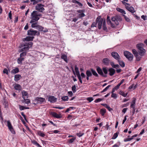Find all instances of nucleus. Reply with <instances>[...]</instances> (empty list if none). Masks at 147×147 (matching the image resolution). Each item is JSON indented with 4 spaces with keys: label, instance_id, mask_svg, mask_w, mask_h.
<instances>
[{
    "label": "nucleus",
    "instance_id": "nucleus-35",
    "mask_svg": "<svg viewBox=\"0 0 147 147\" xmlns=\"http://www.w3.org/2000/svg\"><path fill=\"white\" fill-rule=\"evenodd\" d=\"M32 42H27L25 43V45H24V46H29L30 47V46L31 47H32Z\"/></svg>",
    "mask_w": 147,
    "mask_h": 147
},
{
    "label": "nucleus",
    "instance_id": "nucleus-30",
    "mask_svg": "<svg viewBox=\"0 0 147 147\" xmlns=\"http://www.w3.org/2000/svg\"><path fill=\"white\" fill-rule=\"evenodd\" d=\"M87 76L91 77L92 76V74L91 71L89 70H87L86 72Z\"/></svg>",
    "mask_w": 147,
    "mask_h": 147
},
{
    "label": "nucleus",
    "instance_id": "nucleus-8",
    "mask_svg": "<svg viewBox=\"0 0 147 147\" xmlns=\"http://www.w3.org/2000/svg\"><path fill=\"white\" fill-rule=\"evenodd\" d=\"M104 21L102 18H99V17L96 18V22L98 23V28L99 29H101L102 24L103 25Z\"/></svg>",
    "mask_w": 147,
    "mask_h": 147
},
{
    "label": "nucleus",
    "instance_id": "nucleus-29",
    "mask_svg": "<svg viewBox=\"0 0 147 147\" xmlns=\"http://www.w3.org/2000/svg\"><path fill=\"white\" fill-rule=\"evenodd\" d=\"M24 60V58L22 57H20L17 59L18 63V64H21L22 63V61Z\"/></svg>",
    "mask_w": 147,
    "mask_h": 147
},
{
    "label": "nucleus",
    "instance_id": "nucleus-59",
    "mask_svg": "<svg viewBox=\"0 0 147 147\" xmlns=\"http://www.w3.org/2000/svg\"><path fill=\"white\" fill-rule=\"evenodd\" d=\"M136 99L135 98H134L132 100V104H135Z\"/></svg>",
    "mask_w": 147,
    "mask_h": 147
},
{
    "label": "nucleus",
    "instance_id": "nucleus-19",
    "mask_svg": "<svg viewBox=\"0 0 147 147\" xmlns=\"http://www.w3.org/2000/svg\"><path fill=\"white\" fill-rule=\"evenodd\" d=\"M22 78L20 74H16L14 76V80L16 81L19 80Z\"/></svg>",
    "mask_w": 147,
    "mask_h": 147
},
{
    "label": "nucleus",
    "instance_id": "nucleus-18",
    "mask_svg": "<svg viewBox=\"0 0 147 147\" xmlns=\"http://www.w3.org/2000/svg\"><path fill=\"white\" fill-rule=\"evenodd\" d=\"M14 88L15 90H20L21 89V86L19 84H15L14 86Z\"/></svg>",
    "mask_w": 147,
    "mask_h": 147
},
{
    "label": "nucleus",
    "instance_id": "nucleus-45",
    "mask_svg": "<svg viewBox=\"0 0 147 147\" xmlns=\"http://www.w3.org/2000/svg\"><path fill=\"white\" fill-rule=\"evenodd\" d=\"M133 139V138H125L124 140V141L125 142L129 141Z\"/></svg>",
    "mask_w": 147,
    "mask_h": 147
},
{
    "label": "nucleus",
    "instance_id": "nucleus-1",
    "mask_svg": "<svg viewBox=\"0 0 147 147\" xmlns=\"http://www.w3.org/2000/svg\"><path fill=\"white\" fill-rule=\"evenodd\" d=\"M143 45L142 43L139 44L137 45V48L140 50L139 52V54L136 55L135 56L136 57V60L139 61L140 60L141 58V57L143 56L146 52L145 49L143 48Z\"/></svg>",
    "mask_w": 147,
    "mask_h": 147
},
{
    "label": "nucleus",
    "instance_id": "nucleus-20",
    "mask_svg": "<svg viewBox=\"0 0 147 147\" xmlns=\"http://www.w3.org/2000/svg\"><path fill=\"white\" fill-rule=\"evenodd\" d=\"M19 71V69L17 67H16L15 69L12 70L11 71V74H14L18 72Z\"/></svg>",
    "mask_w": 147,
    "mask_h": 147
},
{
    "label": "nucleus",
    "instance_id": "nucleus-22",
    "mask_svg": "<svg viewBox=\"0 0 147 147\" xmlns=\"http://www.w3.org/2000/svg\"><path fill=\"white\" fill-rule=\"evenodd\" d=\"M3 104L5 106V108H7L8 107V102L5 98H4L3 101Z\"/></svg>",
    "mask_w": 147,
    "mask_h": 147
},
{
    "label": "nucleus",
    "instance_id": "nucleus-53",
    "mask_svg": "<svg viewBox=\"0 0 147 147\" xmlns=\"http://www.w3.org/2000/svg\"><path fill=\"white\" fill-rule=\"evenodd\" d=\"M19 109L20 111H22L24 109V107L21 106L20 105H19Z\"/></svg>",
    "mask_w": 147,
    "mask_h": 147
},
{
    "label": "nucleus",
    "instance_id": "nucleus-2",
    "mask_svg": "<svg viewBox=\"0 0 147 147\" xmlns=\"http://www.w3.org/2000/svg\"><path fill=\"white\" fill-rule=\"evenodd\" d=\"M31 20L30 22V23L32 24V23L36 22L40 19L39 17L37 16V11H34L32 13L31 15Z\"/></svg>",
    "mask_w": 147,
    "mask_h": 147
},
{
    "label": "nucleus",
    "instance_id": "nucleus-11",
    "mask_svg": "<svg viewBox=\"0 0 147 147\" xmlns=\"http://www.w3.org/2000/svg\"><path fill=\"white\" fill-rule=\"evenodd\" d=\"M96 70L98 74L101 76L105 77H107V75H104L102 70L99 67H97Z\"/></svg>",
    "mask_w": 147,
    "mask_h": 147
},
{
    "label": "nucleus",
    "instance_id": "nucleus-27",
    "mask_svg": "<svg viewBox=\"0 0 147 147\" xmlns=\"http://www.w3.org/2000/svg\"><path fill=\"white\" fill-rule=\"evenodd\" d=\"M51 114L53 116L56 118H60L61 117L58 114L55 112L52 113Z\"/></svg>",
    "mask_w": 147,
    "mask_h": 147
},
{
    "label": "nucleus",
    "instance_id": "nucleus-7",
    "mask_svg": "<svg viewBox=\"0 0 147 147\" xmlns=\"http://www.w3.org/2000/svg\"><path fill=\"white\" fill-rule=\"evenodd\" d=\"M7 126L9 130L13 134H15V131L13 128L12 126L11 125L10 121H7Z\"/></svg>",
    "mask_w": 147,
    "mask_h": 147
},
{
    "label": "nucleus",
    "instance_id": "nucleus-43",
    "mask_svg": "<svg viewBox=\"0 0 147 147\" xmlns=\"http://www.w3.org/2000/svg\"><path fill=\"white\" fill-rule=\"evenodd\" d=\"M26 52L24 51L20 53V57H22L25 56L26 55Z\"/></svg>",
    "mask_w": 147,
    "mask_h": 147
},
{
    "label": "nucleus",
    "instance_id": "nucleus-44",
    "mask_svg": "<svg viewBox=\"0 0 147 147\" xmlns=\"http://www.w3.org/2000/svg\"><path fill=\"white\" fill-rule=\"evenodd\" d=\"M76 88L75 85H74L72 87V90L74 93L76 91Z\"/></svg>",
    "mask_w": 147,
    "mask_h": 147
},
{
    "label": "nucleus",
    "instance_id": "nucleus-55",
    "mask_svg": "<svg viewBox=\"0 0 147 147\" xmlns=\"http://www.w3.org/2000/svg\"><path fill=\"white\" fill-rule=\"evenodd\" d=\"M75 138H73L70 139L69 140V143H72L75 140Z\"/></svg>",
    "mask_w": 147,
    "mask_h": 147
},
{
    "label": "nucleus",
    "instance_id": "nucleus-25",
    "mask_svg": "<svg viewBox=\"0 0 147 147\" xmlns=\"http://www.w3.org/2000/svg\"><path fill=\"white\" fill-rule=\"evenodd\" d=\"M22 48L20 50V52H22L23 51H26L28 50L30 48L29 46H25Z\"/></svg>",
    "mask_w": 147,
    "mask_h": 147
},
{
    "label": "nucleus",
    "instance_id": "nucleus-33",
    "mask_svg": "<svg viewBox=\"0 0 147 147\" xmlns=\"http://www.w3.org/2000/svg\"><path fill=\"white\" fill-rule=\"evenodd\" d=\"M119 94L120 95H122L123 97H125L127 95L128 93H127L126 94H125L122 91H120L119 92Z\"/></svg>",
    "mask_w": 147,
    "mask_h": 147
},
{
    "label": "nucleus",
    "instance_id": "nucleus-14",
    "mask_svg": "<svg viewBox=\"0 0 147 147\" xmlns=\"http://www.w3.org/2000/svg\"><path fill=\"white\" fill-rule=\"evenodd\" d=\"M107 23L109 25H110L111 27L113 28L115 27V25L113 22H112L110 19V17L109 16H107Z\"/></svg>",
    "mask_w": 147,
    "mask_h": 147
},
{
    "label": "nucleus",
    "instance_id": "nucleus-39",
    "mask_svg": "<svg viewBox=\"0 0 147 147\" xmlns=\"http://www.w3.org/2000/svg\"><path fill=\"white\" fill-rule=\"evenodd\" d=\"M121 144V143L119 142H117L116 144L113 145L112 147H119Z\"/></svg>",
    "mask_w": 147,
    "mask_h": 147
},
{
    "label": "nucleus",
    "instance_id": "nucleus-58",
    "mask_svg": "<svg viewBox=\"0 0 147 147\" xmlns=\"http://www.w3.org/2000/svg\"><path fill=\"white\" fill-rule=\"evenodd\" d=\"M68 94L70 97L72 96L73 95L72 92L71 91H69L68 92Z\"/></svg>",
    "mask_w": 147,
    "mask_h": 147
},
{
    "label": "nucleus",
    "instance_id": "nucleus-3",
    "mask_svg": "<svg viewBox=\"0 0 147 147\" xmlns=\"http://www.w3.org/2000/svg\"><path fill=\"white\" fill-rule=\"evenodd\" d=\"M122 19L121 16L119 15H117L115 16L112 17L111 18V22H113L115 26H117L119 24V22L121 21Z\"/></svg>",
    "mask_w": 147,
    "mask_h": 147
},
{
    "label": "nucleus",
    "instance_id": "nucleus-64",
    "mask_svg": "<svg viewBox=\"0 0 147 147\" xmlns=\"http://www.w3.org/2000/svg\"><path fill=\"white\" fill-rule=\"evenodd\" d=\"M127 108H124L122 110V112L125 113L126 111L127 110Z\"/></svg>",
    "mask_w": 147,
    "mask_h": 147
},
{
    "label": "nucleus",
    "instance_id": "nucleus-56",
    "mask_svg": "<svg viewBox=\"0 0 147 147\" xmlns=\"http://www.w3.org/2000/svg\"><path fill=\"white\" fill-rule=\"evenodd\" d=\"M9 17L10 19L11 20L12 19V14L11 11H10L9 13Z\"/></svg>",
    "mask_w": 147,
    "mask_h": 147
},
{
    "label": "nucleus",
    "instance_id": "nucleus-41",
    "mask_svg": "<svg viewBox=\"0 0 147 147\" xmlns=\"http://www.w3.org/2000/svg\"><path fill=\"white\" fill-rule=\"evenodd\" d=\"M32 143L36 145L38 147L40 144L35 140H33L32 141Z\"/></svg>",
    "mask_w": 147,
    "mask_h": 147
},
{
    "label": "nucleus",
    "instance_id": "nucleus-23",
    "mask_svg": "<svg viewBox=\"0 0 147 147\" xmlns=\"http://www.w3.org/2000/svg\"><path fill=\"white\" fill-rule=\"evenodd\" d=\"M118 62L119 63L120 65L122 67H125V64L124 63L121 61V58H120L119 60H118Z\"/></svg>",
    "mask_w": 147,
    "mask_h": 147
},
{
    "label": "nucleus",
    "instance_id": "nucleus-40",
    "mask_svg": "<svg viewBox=\"0 0 147 147\" xmlns=\"http://www.w3.org/2000/svg\"><path fill=\"white\" fill-rule=\"evenodd\" d=\"M111 86L110 85H108L106 88H105L101 92L103 93L109 89V88L111 87Z\"/></svg>",
    "mask_w": 147,
    "mask_h": 147
},
{
    "label": "nucleus",
    "instance_id": "nucleus-28",
    "mask_svg": "<svg viewBox=\"0 0 147 147\" xmlns=\"http://www.w3.org/2000/svg\"><path fill=\"white\" fill-rule=\"evenodd\" d=\"M91 70L93 75L96 77L98 76V74L95 70H94L93 69H91Z\"/></svg>",
    "mask_w": 147,
    "mask_h": 147
},
{
    "label": "nucleus",
    "instance_id": "nucleus-6",
    "mask_svg": "<svg viewBox=\"0 0 147 147\" xmlns=\"http://www.w3.org/2000/svg\"><path fill=\"white\" fill-rule=\"evenodd\" d=\"M124 56L127 58L129 60L131 61L133 58V55L129 52L127 51L124 52Z\"/></svg>",
    "mask_w": 147,
    "mask_h": 147
},
{
    "label": "nucleus",
    "instance_id": "nucleus-13",
    "mask_svg": "<svg viewBox=\"0 0 147 147\" xmlns=\"http://www.w3.org/2000/svg\"><path fill=\"white\" fill-rule=\"evenodd\" d=\"M57 98L53 96H50L48 98V101L51 103H54L56 102Z\"/></svg>",
    "mask_w": 147,
    "mask_h": 147
},
{
    "label": "nucleus",
    "instance_id": "nucleus-52",
    "mask_svg": "<svg viewBox=\"0 0 147 147\" xmlns=\"http://www.w3.org/2000/svg\"><path fill=\"white\" fill-rule=\"evenodd\" d=\"M85 16L84 14L83 13H80L78 15V17L80 18H81L82 17H84Z\"/></svg>",
    "mask_w": 147,
    "mask_h": 147
},
{
    "label": "nucleus",
    "instance_id": "nucleus-42",
    "mask_svg": "<svg viewBox=\"0 0 147 147\" xmlns=\"http://www.w3.org/2000/svg\"><path fill=\"white\" fill-rule=\"evenodd\" d=\"M123 16L125 19L126 21L128 22H129L130 21V20L125 15H123Z\"/></svg>",
    "mask_w": 147,
    "mask_h": 147
},
{
    "label": "nucleus",
    "instance_id": "nucleus-36",
    "mask_svg": "<svg viewBox=\"0 0 147 147\" xmlns=\"http://www.w3.org/2000/svg\"><path fill=\"white\" fill-rule=\"evenodd\" d=\"M102 26L103 27V29L105 30H107V28L106 26V22L105 20H104Z\"/></svg>",
    "mask_w": 147,
    "mask_h": 147
},
{
    "label": "nucleus",
    "instance_id": "nucleus-57",
    "mask_svg": "<svg viewBox=\"0 0 147 147\" xmlns=\"http://www.w3.org/2000/svg\"><path fill=\"white\" fill-rule=\"evenodd\" d=\"M83 134H84L83 133H78L77 134V135L79 137H81Z\"/></svg>",
    "mask_w": 147,
    "mask_h": 147
},
{
    "label": "nucleus",
    "instance_id": "nucleus-15",
    "mask_svg": "<svg viewBox=\"0 0 147 147\" xmlns=\"http://www.w3.org/2000/svg\"><path fill=\"white\" fill-rule=\"evenodd\" d=\"M22 97L24 99H25L26 98H27L28 97V94L27 92L25 91H23L22 92Z\"/></svg>",
    "mask_w": 147,
    "mask_h": 147
},
{
    "label": "nucleus",
    "instance_id": "nucleus-34",
    "mask_svg": "<svg viewBox=\"0 0 147 147\" xmlns=\"http://www.w3.org/2000/svg\"><path fill=\"white\" fill-rule=\"evenodd\" d=\"M102 71L105 74L104 75H106L108 73L107 69L106 67H104L102 68Z\"/></svg>",
    "mask_w": 147,
    "mask_h": 147
},
{
    "label": "nucleus",
    "instance_id": "nucleus-10",
    "mask_svg": "<svg viewBox=\"0 0 147 147\" xmlns=\"http://www.w3.org/2000/svg\"><path fill=\"white\" fill-rule=\"evenodd\" d=\"M43 6L41 4H38L36 7V9L39 12H42L45 10Z\"/></svg>",
    "mask_w": 147,
    "mask_h": 147
},
{
    "label": "nucleus",
    "instance_id": "nucleus-62",
    "mask_svg": "<svg viewBox=\"0 0 147 147\" xmlns=\"http://www.w3.org/2000/svg\"><path fill=\"white\" fill-rule=\"evenodd\" d=\"M122 1V3L125 5V8H126V6H128L126 5L127 3L124 1Z\"/></svg>",
    "mask_w": 147,
    "mask_h": 147
},
{
    "label": "nucleus",
    "instance_id": "nucleus-46",
    "mask_svg": "<svg viewBox=\"0 0 147 147\" xmlns=\"http://www.w3.org/2000/svg\"><path fill=\"white\" fill-rule=\"evenodd\" d=\"M132 51L133 54H134V56L137 54H138V52L135 49H133L132 50Z\"/></svg>",
    "mask_w": 147,
    "mask_h": 147
},
{
    "label": "nucleus",
    "instance_id": "nucleus-61",
    "mask_svg": "<svg viewBox=\"0 0 147 147\" xmlns=\"http://www.w3.org/2000/svg\"><path fill=\"white\" fill-rule=\"evenodd\" d=\"M142 69V68L141 67H140L137 71L136 73L138 74H139V72Z\"/></svg>",
    "mask_w": 147,
    "mask_h": 147
},
{
    "label": "nucleus",
    "instance_id": "nucleus-38",
    "mask_svg": "<svg viewBox=\"0 0 147 147\" xmlns=\"http://www.w3.org/2000/svg\"><path fill=\"white\" fill-rule=\"evenodd\" d=\"M118 133L117 132L115 133L113 136L112 137V139H115L118 136Z\"/></svg>",
    "mask_w": 147,
    "mask_h": 147
},
{
    "label": "nucleus",
    "instance_id": "nucleus-16",
    "mask_svg": "<svg viewBox=\"0 0 147 147\" xmlns=\"http://www.w3.org/2000/svg\"><path fill=\"white\" fill-rule=\"evenodd\" d=\"M126 8L131 13H134L135 12L134 9L132 7L126 6Z\"/></svg>",
    "mask_w": 147,
    "mask_h": 147
},
{
    "label": "nucleus",
    "instance_id": "nucleus-37",
    "mask_svg": "<svg viewBox=\"0 0 147 147\" xmlns=\"http://www.w3.org/2000/svg\"><path fill=\"white\" fill-rule=\"evenodd\" d=\"M73 2L74 3H76L77 4H78L80 6H82V4L81 3L77 1H76V0H74L73 1Z\"/></svg>",
    "mask_w": 147,
    "mask_h": 147
},
{
    "label": "nucleus",
    "instance_id": "nucleus-63",
    "mask_svg": "<svg viewBox=\"0 0 147 147\" xmlns=\"http://www.w3.org/2000/svg\"><path fill=\"white\" fill-rule=\"evenodd\" d=\"M120 85V84H118L117 86H115L114 87L116 88V89L117 90L119 88Z\"/></svg>",
    "mask_w": 147,
    "mask_h": 147
},
{
    "label": "nucleus",
    "instance_id": "nucleus-47",
    "mask_svg": "<svg viewBox=\"0 0 147 147\" xmlns=\"http://www.w3.org/2000/svg\"><path fill=\"white\" fill-rule=\"evenodd\" d=\"M3 72L4 74H6L7 75L8 74V71L6 68L4 69Z\"/></svg>",
    "mask_w": 147,
    "mask_h": 147
},
{
    "label": "nucleus",
    "instance_id": "nucleus-60",
    "mask_svg": "<svg viewBox=\"0 0 147 147\" xmlns=\"http://www.w3.org/2000/svg\"><path fill=\"white\" fill-rule=\"evenodd\" d=\"M75 69L76 72L79 71L78 68L76 66H75Z\"/></svg>",
    "mask_w": 147,
    "mask_h": 147
},
{
    "label": "nucleus",
    "instance_id": "nucleus-54",
    "mask_svg": "<svg viewBox=\"0 0 147 147\" xmlns=\"http://www.w3.org/2000/svg\"><path fill=\"white\" fill-rule=\"evenodd\" d=\"M74 108V107H69V108H68L67 109H66V111L65 112H68V111H70L71 110V109H73Z\"/></svg>",
    "mask_w": 147,
    "mask_h": 147
},
{
    "label": "nucleus",
    "instance_id": "nucleus-21",
    "mask_svg": "<svg viewBox=\"0 0 147 147\" xmlns=\"http://www.w3.org/2000/svg\"><path fill=\"white\" fill-rule=\"evenodd\" d=\"M103 63L106 65H108L109 63V60L107 58H104L102 61Z\"/></svg>",
    "mask_w": 147,
    "mask_h": 147
},
{
    "label": "nucleus",
    "instance_id": "nucleus-26",
    "mask_svg": "<svg viewBox=\"0 0 147 147\" xmlns=\"http://www.w3.org/2000/svg\"><path fill=\"white\" fill-rule=\"evenodd\" d=\"M116 10L122 13L123 14H125V11L123 9H121L119 7L116 8Z\"/></svg>",
    "mask_w": 147,
    "mask_h": 147
},
{
    "label": "nucleus",
    "instance_id": "nucleus-24",
    "mask_svg": "<svg viewBox=\"0 0 147 147\" xmlns=\"http://www.w3.org/2000/svg\"><path fill=\"white\" fill-rule=\"evenodd\" d=\"M34 37L33 36H28L24 38L25 40L26 41H32Z\"/></svg>",
    "mask_w": 147,
    "mask_h": 147
},
{
    "label": "nucleus",
    "instance_id": "nucleus-17",
    "mask_svg": "<svg viewBox=\"0 0 147 147\" xmlns=\"http://www.w3.org/2000/svg\"><path fill=\"white\" fill-rule=\"evenodd\" d=\"M109 74L111 76H113L115 72V69L112 68L109 69Z\"/></svg>",
    "mask_w": 147,
    "mask_h": 147
},
{
    "label": "nucleus",
    "instance_id": "nucleus-9",
    "mask_svg": "<svg viewBox=\"0 0 147 147\" xmlns=\"http://www.w3.org/2000/svg\"><path fill=\"white\" fill-rule=\"evenodd\" d=\"M35 101H36L37 103L42 104L45 102L46 100L45 98L42 97H36L34 100Z\"/></svg>",
    "mask_w": 147,
    "mask_h": 147
},
{
    "label": "nucleus",
    "instance_id": "nucleus-12",
    "mask_svg": "<svg viewBox=\"0 0 147 147\" xmlns=\"http://www.w3.org/2000/svg\"><path fill=\"white\" fill-rule=\"evenodd\" d=\"M112 56L117 60H119L120 57L117 53L116 52H113L111 53Z\"/></svg>",
    "mask_w": 147,
    "mask_h": 147
},
{
    "label": "nucleus",
    "instance_id": "nucleus-48",
    "mask_svg": "<svg viewBox=\"0 0 147 147\" xmlns=\"http://www.w3.org/2000/svg\"><path fill=\"white\" fill-rule=\"evenodd\" d=\"M103 99L101 98H98V99H96L94 101V102L96 103H97L98 102H100V101H102Z\"/></svg>",
    "mask_w": 147,
    "mask_h": 147
},
{
    "label": "nucleus",
    "instance_id": "nucleus-50",
    "mask_svg": "<svg viewBox=\"0 0 147 147\" xmlns=\"http://www.w3.org/2000/svg\"><path fill=\"white\" fill-rule=\"evenodd\" d=\"M111 97L113 98H117L116 94L115 93H112L111 94Z\"/></svg>",
    "mask_w": 147,
    "mask_h": 147
},
{
    "label": "nucleus",
    "instance_id": "nucleus-32",
    "mask_svg": "<svg viewBox=\"0 0 147 147\" xmlns=\"http://www.w3.org/2000/svg\"><path fill=\"white\" fill-rule=\"evenodd\" d=\"M37 133L41 137H44L45 136V134L40 131H38Z\"/></svg>",
    "mask_w": 147,
    "mask_h": 147
},
{
    "label": "nucleus",
    "instance_id": "nucleus-4",
    "mask_svg": "<svg viewBox=\"0 0 147 147\" xmlns=\"http://www.w3.org/2000/svg\"><path fill=\"white\" fill-rule=\"evenodd\" d=\"M31 27L33 28H36V29L40 31H43L44 32L48 31V30L47 29L43 30V29L44 28V27L38 25L37 22L32 23L31 25Z\"/></svg>",
    "mask_w": 147,
    "mask_h": 147
},
{
    "label": "nucleus",
    "instance_id": "nucleus-51",
    "mask_svg": "<svg viewBox=\"0 0 147 147\" xmlns=\"http://www.w3.org/2000/svg\"><path fill=\"white\" fill-rule=\"evenodd\" d=\"M87 100L90 102L93 100V99L92 97H89L87 98Z\"/></svg>",
    "mask_w": 147,
    "mask_h": 147
},
{
    "label": "nucleus",
    "instance_id": "nucleus-49",
    "mask_svg": "<svg viewBox=\"0 0 147 147\" xmlns=\"http://www.w3.org/2000/svg\"><path fill=\"white\" fill-rule=\"evenodd\" d=\"M24 101L25 102V103L26 104H28L29 103H30V100L29 99H24Z\"/></svg>",
    "mask_w": 147,
    "mask_h": 147
},
{
    "label": "nucleus",
    "instance_id": "nucleus-5",
    "mask_svg": "<svg viewBox=\"0 0 147 147\" xmlns=\"http://www.w3.org/2000/svg\"><path fill=\"white\" fill-rule=\"evenodd\" d=\"M27 34L32 36H38L40 35V32L38 31L34 30L31 29L28 31Z\"/></svg>",
    "mask_w": 147,
    "mask_h": 147
},
{
    "label": "nucleus",
    "instance_id": "nucleus-31",
    "mask_svg": "<svg viewBox=\"0 0 147 147\" xmlns=\"http://www.w3.org/2000/svg\"><path fill=\"white\" fill-rule=\"evenodd\" d=\"M106 109H101L100 111V113L102 116H103L106 112Z\"/></svg>",
    "mask_w": 147,
    "mask_h": 147
}]
</instances>
